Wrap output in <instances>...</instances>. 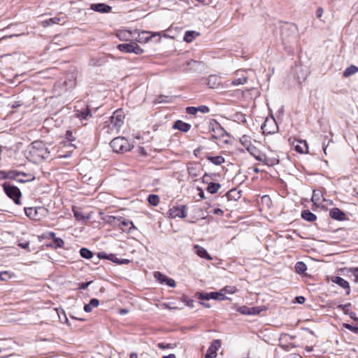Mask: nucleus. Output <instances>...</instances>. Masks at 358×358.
<instances>
[{
	"label": "nucleus",
	"mask_w": 358,
	"mask_h": 358,
	"mask_svg": "<svg viewBox=\"0 0 358 358\" xmlns=\"http://www.w3.org/2000/svg\"><path fill=\"white\" fill-rule=\"evenodd\" d=\"M29 153L35 160L47 159L50 157V151L43 141H36L31 144Z\"/></svg>",
	"instance_id": "nucleus-1"
},
{
	"label": "nucleus",
	"mask_w": 358,
	"mask_h": 358,
	"mask_svg": "<svg viewBox=\"0 0 358 358\" xmlns=\"http://www.w3.org/2000/svg\"><path fill=\"white\" fill-rule=\"evenodd\" d=\"M124 115L122 110H115L106 127L107 133L118 134L124 123Z\"/></svg>",
	"instance_id": "nucleus-2"
},
{
	"label": "nucleus",
	"mask_w": 358,
	"mask_h": 358,
	"mask_svg": "<svg viewBox=\"0 0 358 358\" xmlns=\"http://www.w3.org/2000/svg\"><path fill=\"white\" fill-rule=\"evenodd\" d=\"M110 147L117 153H124L131 149V145L124 137H116L110 141Z\"/></svg>",
	"instance_id": "nucleus-3"
},
{
	"label": "nucleus",
	"mask_w": 358,
	"mask_h": 358,
	"mask_svg": "<svg viewBox=\"0 0 358 358\" xmlns=\"http://www.w3.org/2000/svg\"><path fill=\"white\" fill-rule=\"evenodd\" d=\"M26 215L31 220L39 221L48 214V209L45 207L24 208Z\"/></svg>",
	"instance_id": "nucleus-4"
},
{
	"label": "nucleus",
	"mask_w": 358,
	"mask_h": 358,
	"mask_svg": "<svg viewBox=\"0 0 358 358\" xmlns=\"http://www.w3.org/2000/svg\"><path fill=\"white\" fill-rule=\"evenodd\" d=\"M209 131L211 132L210 138L222 139L228 136L225 129L215 120L210 123Z\"/></svg>",
	"instance_id": "nucleus-5"
},
{
	"label": "nucleus",
	"mask_w": 358,
	"mask_h": 358,
	"mask_svg": "<svg viewBox=\"0 0 358 358\" xmlns=\"http://www.w3.org/2000/svg\"><path fill=\"white\" fill-rule=\"evenodd\" d=\"M3 190L6 195L12 199L16 204H20L21 192L20 189L14 185L5 182L3 185Z\"/></svg>",
	"instance_id": "nucleus-6"
},
{
	"label": "nucleus",
	"mask_w": 358,
	"mask_h": 358,
	"mask_svg": "<svg viewBox=\"0 0 358 358\" xmlns=\"http://www.w3.org/2000/svg\"><path fill=\"white\" fill-rule=\"evenodd\" d=\"M117 48L123 52L135 53L136 55H141L143 50L136 43H122L118 45Z\"/></svg>",
	"instance_id": "nucleus-7"
},
{
	"label": "nucleus",
	"mask_w": 358,
	"mask_h": 358,
	"mask_svg": "<svg viewBox=\"0 0 358 358\" xmlns=\"http://www.w3.org/2000/svg\"><path fill=\"white\" fill-rule=\"evenodd\" d=\"M221 347V341L219 339L214 340L208 348L205 358H216L217 351Z\"/></svg>",
	"instance_id": "nucleus-8"
},
{
	"label": "nucleus",
	"mask_w": 358,
	"mask_h": 358,
	"mask_svg": "<svg viewBox=\"0 0 358 358\" xmlns=\"http://www.w3.org/2000/svg\"><path fill=\"white\" fill-rule=\"evenodd\" d=\"M262 129L264 134H274L276 131L278 126L274 119H266L262 125Z\"/></svg>",
	"instance_id": "nucleus-9"
},
{
	"label": "nucleus",
	"mask_w": 358,
	"mask_h": 358,
	"mask_svg": "<svg viewBox=\"0 0 358 358\" xmlns=\"http://www.w3.org/2000/svg\"><path fill=\"white\" fill-rule=\"evenodd\" d=\"M169 215L172 218L181 217L184 218L187 216L185 206L180 207H173L169 210Z\"/></svg>",
	"instance_id": "nucleus-10"
},
{
	"label": "nucleus",
	"mask_w": 358,
	"mask_h": 358,
	"mask_svg": "<svg viewBox=\"0 0 358 358\" xmlns=\"http://www.w3.org/2000/svg\"><path fill=\"white\" fill-rule=\"evenodd\" d=\"M116 220V217L114 216H110L108 218V222H113V220ZM117 220L119 222V225L122 227V230H125L124 227H128L129 231H131V229H136L135 226L134 225L133 222L130 220L123 219L122 217L117 218Z\"/></svg>",
	"instance_id": "nucleus-11"
},
{
	"label": "nucleus",
	"mask_w": 358,
	"mask_h": 358,
	"mask_svg": "<svg viewBox=\"0 0 358 358\" xmlns=\"http://www.w3.org/2000/svg\"><path fill=\"white\" fill-rule=\"evenodd\" d=\"M90 9L101 13H108L111 11L112 7L103 3H99L91 4Z\"/></svg>",
	"instance_id": "nucleus-12"
},
{
	"label": "nucleus",
	"mask_w": 358,
	"mask_h": 358,
	"mask_svg": "<svg viewBox=\"0 0 358 358\" xmlns=\"http://www.w3.org/2000/svg\"><path fill=\"white\" fill-rule=\"evenodd\" d=\"M173 128L183 132H187L191 129V124L181 120H177L175 122Z\"/></svg>",
	"instance_id": "nucleus-13"
},
{
	"label": "nucleus",
	"mask_w": 358,
	"mask_h": 358,
	"mask_svg": "<svg viewBox=\"0 0 358 358\" xmlns=\"http://www.w3.org/2000/svg\"><path fill=\"white\" fill-rule=\"evenodd\" d=\"M330 216L334 220H344L345 218V213L341 210L339 208H334L330 210Z\"/></svg>",
	"instance_id": "nucleus-14"
},
{
	"label": "nucleus",
	"mask_w": 358,
	"mask_h": 358,
	"mask_svg": "<svg viewBox=\"0 0 358 358\" xmlns=\"http://www.w3.org/2000/svg\"><path fill=\"white\" fill-rule=\"evenodd\" d=\"M194 250L195 253L200 257L205 258L208 260L212 259V257L210 256V255L208 253L207 250L204 248L196 245L194 246Z\"/></svg>",
	"instance_id": "nucleus-15"
},
{
	"label": "nucleus",
	"mask_w": 358,
	"mask_h": 358,
	"mask_svg": "<svg viewBox=\"0 0 358 358\" xmlns=\"http://www.w3.org/2000/svg\"><path fill=\"white\" fill-rule=\"evenodd\" d=\"M258 160L260 162H263L265 164L268 166H273L278 164L279 160L275 157H268L265 155H262L260 158H258Z\"/></svg>",
	"instance_id": "nucleus-16"
},
{
	"label": "nucleus",
	"mask_w": 358,
	"mask_h": 358,
	"mask_svg": "<svg viewBox=\"0 0 358 358\" xmlns=\"http://www.w3.org/2000/svg\"><path fill=\"white\" fill-rule=\"evenodd\" d=\"M220 78L215 75H211L208 78L207 85L210 88H216L220 85Z\"/></svg>",
	"instance_id": "nucleus-17"
},
{
	"label": "nucleus",
	"mask_w": 358,
	"mask_h": 358,
	"mask_svg": "<svg viewBox=\"0 0 358 358\" xmlns=\"http://www.w3.org/2000/svg\"><path fill=\"white\" fill-rule=\"evenodd\" d=\"M64 17H51L48 20H45L41 22V25L43 27H47L53 24H59V22H61L62 20H64Z\"/></svg>",
	"instance_id": "nucleus-18"
},
{
	"label": "nucleus",
	"mask_w": 358,
	"mask_h": 358,
	"mask_svg": "<svg viewBox=\"0 0 358 358\" xmlns=\"http://www.w3.org/2000/svg\"><path fill=\"white\" fill-rule=\"evenodd\" d=\"M295 150L299 153H308V147L306 141H299L297 142V144L295 145Z\"/></svg>",
	"instance_id": "nucleus-19"
},
{
	"label": "nucleus",
	"mask_w": 358,
	"mask_h": 358,
	"mask_svg": "<svg viewBox=\"0 0 358 358\" xmlns=\"http://www.w3.org/2000/svg\"><path fill=\"white\" fill-rule=\"evenodd\" d=\"M333 281L335 283H336L337 285H338L339 286H341V287H343L344 289H348L347 293L348 294L350 293V285L347 280H345V279H343L341 277L338 276V277H336Z\"/></svg>",
	"instance_id": "nucleus-20"
},
{
	"label": "nucleus",
	"mask_w": 358,
	"mask_h": 358,
	"mask_svg": "<svg viewBox=\"0 0 358 358\" xmlns=\"http://www.w3.org/2000/svg\"><path fill=\"white\" fill-rule=\"evenodd\" d=\"M7 176L8 178L17 180L18 177H27L28 174L18 171H9L7 172Z\"/></svg>",
	"instance_id": "nucleus-21"
},
{
	"label": "nucleus",
	"mask_w": 358,
	"mask_h": 358,
	"mask_svg": "<svg viewBox=\"0 0 358 358\" xmlns=\"http://www.w3.org/2000/svg\"><path fill=\"white\" fill-rule=\"evenodd\" d=\"M312 201L315 204L321 203L324 199L323 198L322 194L319 190H314L313 192V196L311 199Z\"/></svg>",
	"instance_id": "nucleus-22"
},
{
	"label": "nucleus",
	"mask_w": 358,
	"mask_h": 358,
	"mask_svg": "<svg viewBox=\"0 0 358 358\" xmlns=\"http://www.w3.org/2000/svg\"><path fill=\"white\" fill-rule=\"evenodd\" d=\"M99 305V301L97 299H92L88 304L85 305L84 310L86 313H90L94 308L97 307Z\"/></svg>",
	"instance_id": "nucleus-23"
},
{
	"label": "nucleus",
	"mask_w": 358,
	"mask_h": 358,
	"mask_svg": "<svg viewBox=\"0 0 358 358\" xmlns=\"http://www.w3.org/2000/svg\"><path fill=\"white\" fill-rule=\"evenodd\" d=\"M301 217L308 222H313L317 218L316 215L308 210L302 211Z\"/></svg>",
	"instance_id": "nucleus-24"
},
{
	"label": "nucleus",
	"mask_w": 358,
	"mask_h": 358,
	"mask_svg": "<svg viewBox=\"0 0 358 358\" xmlns=\"http://www.w3.org/2000/svg\"><path fill=\"white\" fill-rule=\"evenodd\" d=\"M90 115L91 112L87 106L80 110H76V116L81 120L87 119V117Z\"/></svg>",
	"instance_id": "nucleus-25"
},
{
	"label": "nucleus",
	"mask_w": 358,
	"mask_h": 358,
	"mask_svg": "<svg viewBox=\"0 0 358 358\" xmlns=\"http://www.w3.org/2000/svg\"><path fill=\"white\" fill-rule=\"evenodd\" d=\"M199 35V34L195 31H187L185 33L183 39L187 43H191L193 41V39H194Z\"/></svg>",
	"instance_id": "nucleus-26"
},
{
	"label": "nucleus",
	"mask_w": 358,
	"mask_h": 358,
	"mask_svg": "<svg viewBox=\"0 0 358 358\" xmlns=\"http://www.w3.org/2000/svg\"><path fill=\"white\" fill-rule=\"evenodd\" d=\"M73 212L76 220L78 221H86L90 219V216L84 215L80 210L75 208H73Z\"/></svg>",
	"instance_id": "nucleus-27"
},
{
	"label": "nucleus",
	"mask_w": 358,
	"mask_h": 358,
	"mask_svg": "<svg viewBox=\"0 0 358 358\" xmlns=\"http://www.w3.org/2000/svg\"><path fill=\"white\" fill-rule=\"evenodd\" d=\"M220 187L221 185L220 183L209 182L206 189L210 194H215L218 192Z\"/></svg>",
	"instance_id": "nucleus-28"
},
{
	"label": "nucleus",
	"mask_w": 358,
	"mask_h": 358,
	"mask_svg": "<svg viewBox=\"0 0 358 358\" xmlns=\"http://www.w3.org/2000/svg\"><path fill=\"white\" fill-rule=\"evenodd\" d=\"M358 71V67H357L355 65H350L349 67L345 69V70L343 71V76L344 77H349L355 73H356Z\"/></svg>",
	"instance_id": "nucleus-29"
},
{
	"label": "nucleus",
	"mask_w": 358,
	"mask_h": 358,
	"mask_svg": "<svg viewBox=\"0 0 358 358\" xmlns=\"http://www.w3.org/2000/svg\"><path fill=\"white\" fill-rule=\"evenodd\" d=\"M209 297L210 299H213L219 301L228 299V297L225 296L224 294L221 291L216 292H210Z\"/></svg>",
	"instance_id": "nucleus-30"
},
{
	"label": "nucleus",
	"mask_w": 358,
	"mask_h": 358,
	"mask_svg": "<svg viewBox=\"0 0 358 358\" xmlns=\"http://www.w3.org/2000/svg\"><path fill=\"white\" fill-rule=\"evenodd\" d=\"M207 159L215 165H221L224 162V159L222 156L208 157Z\"/></svg>",
	"instance_id": "nucleus-31"
},
{
	"label": "nucleus",
	"mask_w": 358,
	"mask_h": 358,
	"mask_svg": "<svg viewBox=\"0 0 358 358\" xmlns=\"http://www.w3.org/2000/svg\"><path fill=\"white\" fill-rule=\"evenodd\" d=\"M295 271L297 273H303L307 270V266L306 264L303 262H298L295 264Z\"/></svg>",
	"instance_id": "nucleus-32"
},
{
	"label": "nucleus",
	"mask_w": 358,
	"mask_h": 358,
	"mask_svg": "<svg viewBox=\"0 0 358 358\" xmlns=\"http://www.w3.org/2000/svg\"><path fill=\"white\" fill-rule=\"evenodd\" d=\"M148 201L150 205L156 206L159 202V197L156 194H150L148 197Z\"/></svg>",
	"instance_id": "nucleus-33"
},
{
	"label": "nucleus",
	"mask_w": 358,
	"mask_h": 358,
	"mask_svg": "<svg viewBox=\"0 0 358 358\" xmlns=\"http://www.w3.org/2000/svg\"><path fill=\"white\" fill-rule=\"evenodd\" d=\"M240 142L247 150L252 145L250 137L246 135L240 138Z\"/></svg>",
	"instance_id": "nucleus-34"
},
{
	"label": "nucleus",
	"mask_w": 358,
	"mask_h": 358,
	"mask_svg": "<svg viewBox=\"0 0 358 358\" xmlns=\"http://www.w3.org/2000/svg\"><path fill=\"white\" fill-rule=\"evenodd\" d=\"M80 255L82 257L85 259H90L93 257L92 252L85 248H83L80 249Z\"/></svg>",
	"instance_id": "nucleus-35"
},
{
	"label": "nucleus",
	"mask_w": 358,
	"mask_h": 358,
	"mask_svg": "<svg viewBox=\"0 0 358 358\" xmlns=\"http://www.w3.org/2000/svg\"><path fill=\"white\" fill-rule=\"evenodd\" d=\"M188 173L190 176L196 177L199 175V171L196 165H192L187 168Z\"/></svg>",
	"instance_id": "nucleus-36"
},
{
	"label": "nucleus",
	"mask_w": 358,
	"mask_h": 358,
	"mask_svg": "<svg viewBox=\"0 0 358 358\" xmlns=\"http://www.w3.org/2000/svg\"><path fill=\"white\" fill-rule=\"evenodd\" d=\"M247 150L257 160L258 158H260L262 156V155L259 154V150L254 145H251Z\"/></svg>",
	"instance_id": "nucleus-37"
},
{
	"label": "nucleus",
	"mask_w": 358,
	"mask_h": 358,
	"mask_svg": "<svg viewBox=\"0 0 358 358\" xmlns=\"http://www.w3.org/2000/svg\"><path fill=\"white\" fill-rule=\"evenodd\" d=\"M154 277L159 280L161 283H165L167 277L160 273L159 271H156L154 273Z\"/></svg>",
	"instance_id": "nucleus-38"
},
{
	"label": "nucleus",
	"mask_w": 358,
	"mask_h": 358,
	"mask_svg": "<svg viewBox=\"0 0 358 358\" xmlns=\"http://www.w3.org/2000/svg\"><path fill=\"white\" fill-rule=\"evenodd\" d=\"M248 80V78L245 76H243L241 78H236L232 80L233 85H239L245 84Z\"/></svg>",
	"instance_id": "nucleus-39"
},
{
	"label": "nucleus",
	"mask_w": 358,
	"mask_h": 358,
	"mask_svg": "<svg viewBox=\"0 0 358 358\" xmlns=\"http://www.w3.org/2000/svg\"><path fill=\"white\" fill-rule=\"evenodd\" d=\"M237 289L234 286H227L222 289L220 291L224 294H234L236 292Z\"/></svg>",
	"instance_id": "nucleus-40"
},
{
	"label": "nucleus",
	"mask_w": 358,
	"mask_h": 358,
	"mask_svg": "<svg viewBox=\"0 0 358 358\" xmlns=\"http://www.w3.org/2000/svg\"><path fill=\"white\" fill-rule=\"evenodd\" d=\"M110 256H111V257H109L108 256H106V255H105V254L103 255V254H102V253H99V254L98 255V257H99V258H104V259H110V260H111L112 262H115V263H117V264H118V262H120V261L118 258H117V257H115L114 255H111Z\"/></svg>",
	"instance_id": "nucleus-41"
},
{
	"label": "nucleus",
	"mask_w": 358,
	"mask_h": 358,
	"mask_svg": "<svg viewBox=\"0 0 358 358\" xmlns=\"http://www.w3.org/2000/svg\"><path fill=\"white\" fill-rule=\"evenodd\" d=\"M12 277V275L10 273H9L8 271H2V272H0V280L1 281H4V280H7L8 279H10Z\"/></svg>",
	"instance_id": "nucleus-42"
},
{
	"label": "nucleus",
	"mask_w": 358,
	"mask_h": 358,
	"mask_svg": "<svg viewBox=\"0 0 358 358\" xmlns=\"http://www.w3.org/2000/svg\"><path fill=\"white\" fill-rule=\"evenodd\" d=\"M196 296L197 298L200 300H209L210 299V293H201V292H196Z\"/></svg>",
	"instance_id": "nucleus-43"
},
{
	"label": "nucleus",
	"mask_w": 358,
	"mask_h": 358,
	"mask_svg": "<svg viewBox=\"0 0 358 358\" xmlns=\"http://www.w3.org/2000/svg\"><path fill=\"white\" fill-rule=\"evenodd\" d=\"M250 307L241 306L238 308V311L243 315H250Z\"/></svg>",
	"instance_id": "nucleus-44"
},
{
	"label": "nucleus",
	"mask_w": 358,
	"mask_h": 358,
	"mask_svg": "<svg viewBox=\"0 0 358 358\" xmlns=\"http://www.w3.org/2000/svg\"><path fill=\"white\" fill-rule=\"evenodd\" d=\"M264 310L262 307H250V315H258Z\"/></svg>",
	"instance_id": "nucleus-45"
},
{
	"label": "nucleus",
	"mask_w": 358,
	"mask_h": 358,
	"mask_svg": "<svg viewBox=\"0 0 358 358\" xmlns=\"http://www.w3.org/2000/svg\"><path fill=\"white\" fill-rule=\"evenodd\" d=\"M343 326L345 329H348V330H350V331H352L353 333H355V334H358V327H354V326H352V325H351V324H347V323H344V324H343Z\"/></svg>",
	"instance_id": "nucleus-46"
},
{
	"label": "nucleus",
	"mask_w": 358,
	"mask_h": 358,
	"mask_svg": "<svg viewBox=\"0 0 358 358\" xmlns=\"http://www.w3.org/2000/svg\"><path fill=\"white\" fill-rule=\"evenodd\" d=\"M53 241L55 244L56 248H63L64 242L62 238L55 237L53 239Z\"/></svg>",
	"instance_id": "nucleus-47"
},
{
	"label": "nucleus",
	"mask_w": 358,
	"mask_h": 358,
	"mask_svg": "<svg viewBox=\"0 0 358 358\" xmlns=\"http://www.w3.org/2000/svg\"><path fill=\"white\" fill-rule=\"evenodd\" d=\"M34 179V177H32L30 175H28L27 177H23V176L18 177V180H17L16 181H17L19 182H25L33 180Z\"/></svg>",
	"instance_id": "nucleus-48"
},
{
	"label": "nucleus",
	"mask_w": 358,
	"mask_h": 358,
	"mask_svg": "<svg viewBox=\"0 0 358 358\" xmlns=\"http://www.w3.org/2000/svg\"><path fill=\"white\" fill-rule=\"evenodd\" d=\"M186 113L189 115H195L198 113L197 108H196V107H192V106L187 107V108H186Z\"/></svg>",
	"instance_id": "nucleus-49"
},
{
	"label": "nucleus",
	"mask_w": 358,
	"mask_h": 358,
	"mask_svg": "<svg viewBox=\"0 0 358 358\" xmlns=\"http://www.w3.org/2000/svg\"><path fill=\"white\" fill-rule=\"evenodd\" d=\"M197 112H201L202 113H208L210 111V109L206 106H200L199 107H196Z\"/></svg>",
	"instance_id": "nucleus-50"
},
{
	"label": "nucleus",
	"mask_w": 358,
	"mask_h": 358,
	"mask_svg": "<svg viewBox=\"0 0 358 358\" xmlns=\"http://www.w3.org/2000/svg\"><path fill=\"white\" fill-rule=\"evenodd\" d=\"M55 237V233L52 231H49L43 234V238H52L53 240Z\"/></svg>",
	"instance_id": "nucleus-51"
},
{
	"label": "nucleus",
	"mask_w": 358,
	"mask_h": 358,
	"mask_svg": "<svg viewBox=\"0 0 358 358\" xmlns=\"http://www.w3.org/2000/svg\"><path fill=\"white\" fill-rule=\"evenodd\" d=\"M165 283L171 287H175L176 286L175 280L172 278H167Z\"/></svg>",
	"instance_id": "nucleus-52"
},
{
	"label": "nucleus",
	"mask_w": 358,
	"mask_h": 358,
	"mask_svg": "<svg viewBox=\"0 0 358 358\" xmlns=\"http://www.w3.org/2000/svg\"><path fill=\"white\" fill-rule=\"evenodd\" d=\"M306 301V299L302 296L295 297L294 302L299 304H303Z\"/></svg>",
	"instance_id": "nucleus-53"
},
{
	"label": "nucleus",
	"mask_w": 358,
	"mask_h": 358,
	"mask_svg": "<svg viewBox=\"0 0 358 358\" xmlns=\"http://www.w3.org/2000/svg\"><path fill=\"white\" fill-rule=\"evenodd\" d=\"M169 97L168 96H159L157 100V102L159 103H163V102H169L170 100L168 99Z\"/></svg>",
	"instance_id": "nucleus-54"
},
{
	"label": "nucleus",
	"mask_w": 358,
	"mask_h": 358,
	"mask_svg": "<svg viewBox=\"0 0 358 358\" xmlns=\"http://www.w3.org/2000/svg\"><path fill=\"white\" fill-rule=\"evenodd\" d=\"M157 346L160 349L171 348V345L169 343H159Z\"/></svg>",
	"instance_id": "nucleus-55"
},
{
	"label": "nucleus",
	"mask_w": 358,
	"mask_h": 358,
	"mask_svg": "<svg viewBox=\"0 0 358 358\" xmlns=\"http://www.w3.org/2000/svg\"><path fill=\"white\" fill-rule=\"evenodd\" d=\"M350 307H351V304L350 303H347V304L344 305L343 307H342V310L343 311V313L345 314H348L350 310Z\"/></svg>",
	"instance_id": "nucleus-56"
},
{
	"label": "nucleus",
	"mask_w": 358,
	"mask_h": 358,
	"mask_svg": "<svg viewBox=\"0 0 358 358\" xmlns=\"http://www.w3.org/2000/svg\"><path fill=\"white\" fill-rule=\"evenodd\" d=\"M66 138L70 141H73L75 139V138L73 136V133L71 131H66Z\"/></svg>",
	"instance_id": "nucleus-57"
},
{
	"label": "nucleus",
	"mask_w": 358,
	"mask_h": 358,
	"mask_svg": "<svg viewBox=\"0 0 358 358\" xmlns=\"http://www.w3.org/2000/svg\"><path fill=\"white\" fill-rule=\"evenodd\" d=\"M350 271L353 274L356 280H358V267L351 268Z\"/></svg>",
	"instance_id": "nucleus-58"
},
{
	"label": "nucleus",
	"mask_w": 358,
	"mask_h": 358,
	"mask_svg": "<svg viewBox=\"0 0 358 358\" xmlns=\"http://www.w3.org/2000/svg\"><path fill=\"white\" fill-rule=\"evenodd\" d=\"M323 14V9L322 8H318L316 11V15L318 18H320Z\"/></svg>",
	"instance_id": "nucleus-59"
},
{
	"label": "nucleus",
	"mask_w": 358,
	"mask_h": 358,
	"mask_svg": "<svg viewBox=\"0 0 358 358\" xmlns=\"http://www.w3.org/2000/svg\"><path fill=\"white\" fill-rule=\"evenodd\" d=\"M8 178L7 172L3 171H0V179H6Z\"/></svg>",
	"instance_id": "nucleus-60"
},
{
	"label": "nucleus",
	"mask_w": 358,
	"mask_h": 358,
	"mask_svg": "<svg viewBox=\"0 0 358 358\" xmlns=\"http://www.w3.org/2000/svg\"><path fill=\"white\" fill-rule=\"evenodd\" d=\"M223 213H224L223 210H221L220 208H215L213 210V214H215V215H222Z\"/></svg>",
	"instance_id": "nucleus-61"
},
{
	"label": "nucleus",
	"mask_w": 358,
	"mask_h": 358,
	"mask_svg": "<svg viewBox=\"0 0 358 358\" xmlns=\"http://www.w3.org/2000/svg\"><path fill=\"white\" fill-rule=\"evenodd\" d=\"M19 246L21 247L22 248L27 249V248H29V243L28 242L20 243Z\"/></svg>",
	"instance_id": "nucleus-62"
},
{
	"label": "nucleus",
	"mask_w": 358,
	"mask_h": 358,
	"mask_svg": "<svg viewBox=\"0 0 358 358\" xmlns=\"http://www.w3.org/2000/svg\"><path fill=\"white\" fill-rule=\"evenodd\" d=\"M349 315H350V317H351L353 320L358 322V317H356V313H354V312H351V313H350V314H349Z\"/></svg>",
	"instance_id": "nucleus-63"
},
{
	"label": "nucleus",
	"mask_w": 358,
	"mask_h": 358,
	"mask_svg": "<svg viewBox=\"0 0 358 358\" xmlns=\"http://www.w3.org/2000/svg\"><path fill=\"white\" fill-rule=\"evenodd\" d=\"M90 284V282H88L87 283H81L79 286L80 289H85L87 287V286Z\"/></svg>",
	"instance_id": "nucleus-64"
}]
</instances>
